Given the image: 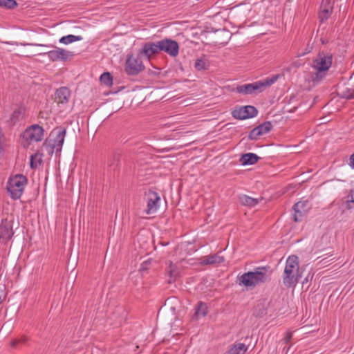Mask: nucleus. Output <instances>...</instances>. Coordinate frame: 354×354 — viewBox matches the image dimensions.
Instances as JSON below:
<instances>
[{
    "mask_svg": "<svg viewBox=\"0 0 354 354\" xmlns=\"http://www.w3.org/2000/svg\"><path fill=\"white\" fill-rule=\"evenodd\" d=\"M333 57L330 53L320 52L312 60L310 66L314 70L309 75L308 80L314 85L322 81L332 65Z\"/></svg>",
    "mask_w": 354,
    "mask_h": 354,
    "instance_id": "nucleus-1",
    "label": "nucleus"
},
{
    "mask_svg": "<svg viewBox=\"0 0 354 354\" xmlns=\"http://www.w3.org/2000/svg\"><path fill=\"white\" fill-rule=\"evenodd\" d=\"M301 273L297 257H289L284 268L283 283L288 288L295 287L301 278Z\"/></svg>",
    "mask_w": 354,
    "mask_h": 354,
    "instance_id": "nucleus-2",
    "label": "nucleus"
},
{
    "mask_svg": "<svg viewBox=\"0 0 354 354\" xmlns=\"http://www.w3.org/2000/svg\"><path fill=\"white\" fill-rule=\"evenodd\" d=\"M277 79L278 75H274L261 81L238 86L234 89V91L244 95H257L270 87L277 80Z\"/></svg>",
    "mask_w": 354,
    "mask_h": 354,
    "instance_id": "nucleus-3",
    "label": "nucleus"
},
{
    "mask_svg": "<svg viewBox=\"0 0 354 354\" xmlns=\"http://www.w3.org/2000/svg\"><path fill=\"white\" fill-rule=\"evenodd\" d=\"M66 129L62 127L55 128L46 139V151L52 156L61 151L64 140Z\"/></svg>",
    "mask_w": 354,
    "mask_h": 354,
    "instance_id": "nucleus-4",
    "label": "nucleus"
},
{
    "mask_svg": "<svg viewBox=\"0 0 354 354\" xmlns=\"http://www.w3.org/2000/svg\"><path fill=\"white\" fill-rule=\"evenodd\" d=\"M268 278L267 270L262 268L254 272H248L243 274L240 278L239 284H243L246 287L255 286L260 283L265 282Z\"/></svg>",
    "mask_w": 354,
    "mask_h": 354,
    "instance_id": "nucleus-5",
    "label": "nucleus"
},
{
    "mask_svg": "<svg viewBox=\"0 0 354 354\" xmlns=\"http://www.w3.org/2000/svg\"><path fill=\"white\" fill-rule=\"evenodd\" d=\"M26 183L27 179L23 175H16L8 180L6 188L12 199L17 200L21 197Z\"/></svg>",
    "mask_w": 354,
    "mask_h": 354,
    "instance_id": "nucleus-6",
    "label": "nucleus"
},
{
    "mask_svg": "<svg viewBox=\"0 0 354 354\" xmlns=\"http://www.w3.org/2000/svg\"><path fill=\"white\" fill-rule=\"evenodd\" d=\"M43 131V129L38 124L27 128L21 136V143L23 147H28L32 142L41 140Z\"/></svg>",
    "mask_w": 354,
    "mask_h": 354,
    "instance_id": "nucleus-7",
    "label": "nucleus"
},
{
    "mask_svg": "<svg viewBox=\"0 0 354 354\" xmlns=\"http://www.w3.org/2000/svg\"><path fill=\"white\" fill-rule=\"evenodd\" d=\"M14 234L13 217L6 215L0 219V243L6 244Z\"/></svg>",
    "mask_w": 354,
    "mask_h": 354,
    "instance_id": "nucleus-8",
    "label": "nucleus"
},
{
    "mask_svg": "<svg viewBox=\"0 0 354 354\" xmlns=\"http://www.w3.org/2000/svg\"><path fill=\"white\" fill-rule=\"evenodd\" d=\"M140 52L136 55H130L126 62V71L129 75H136L144 69L142 57Z\"/></svg>",
    "mask_w": 354,
    "mask_h": 354,
    "instance_id": "nucleus-9",
    "label": "nucleus"
},
{
    "mask_svg": "<svg viewBox=\"0 0 354 354\" xmlns=\"http://www.w3.org/2000/svg\"><path fill=\"white\" fill-rule=\"evenodd\" d=\"M160 52L164 51L171 57H176L179 52L178 44L171 39H164L159 41Z\"/></svg>",
    "mask_w": 354,
    "mask_h": 354,
    "instance_id": "nucleus-10",
    "label": "nucleus"
},
{
    "mask_svg": "<svg viewBox=\"0 0 354 354\" xmlns=\"http://www.w3.org/2000/svg\"><path fill=\"white\" fill-rule=\"evenodd\" d=\"M160 52L159 41L157 42H148L144 44L142 48L140 50V54L145 57L147 59L158 54Z\"/></svg>",
    "mask_w": 354,
    "mask_h": 354,
    "instance_id": "nucleus-11",
    "label": "nucleus"
},
{
    "mask_svg": "<svg viewBox=\"0 0 354 354\" xmlns=\"http://www.w3.org/2000/svg\"><path fill=\"white\" fill-rule=\"evenodd\" d=\"M147 201V214H150L156 212L158 209V203L160 201V196L155 192L149 190L146 193Z\"/></svg>",
    "mask_w": 354,
    "mask_h": 354,
    "instance_id": "nucleus-12",
    "label": "nucleus"
},
{
    "mask_svg": "<svg viewBox=\"0 0 354 354\" xmlns=\"http://www.w3.org/2000/svg\"><path fill=\"white\" fill-rule=\"evenodd\" d=\"M272 127L271 122H265L250 131L249 138L251 140H257L259 136L268 133L271 130Z\"/></svg>",
    "mask_w": 354,
    "mask_h": 354,
    "instance_id": "nucleus-13",
    "label": "nucleus"
},
{
    "mask_svg": "<svg viewBox=\"0 0 354 354\" xmlns=\"http://www.w3.org/2000/svg\"><path fill=\"white\" fill-rule=\"evenodd\" d=\"M49 59L53 62L55 61H65L69 57L73 56V53L70 51L66 50L62 48H57L55 50L48 52Z\"/></svg>",
    "mask_w": 354,
    "mask_h": 354,
    "instance_id": "nucleus-14",
    "label": "nucleus"
},
{
    "mask_svg": "<svg viewBox=\"0 0 354 354\" xmlns=\"http://www.w3.org/2000/svg\"><path fill=\"white\" fill-rule=\"evenodd\" d=\"M71 93L66 86L57 89L54 95V100L57 104L67 103L71 97Z\"/></svg>",
    "mask_w": 354,
    "mask_h": 354,
    "instance_id": "nucleus-15",
    "label": "nucleus"
},
{
    "mask_svg": "<svg viewBox=\"0 0 354 354\" xmlns=\"http://www.w3.org/2000/svg\"><path fill=\"white\" fill-rule=\"evenodd\" d=\"M333 8L332 0H323L319 11V18L321 21L326 20L330 16Z\"/></svg>",
    "mask_w": 354,
    "mask_h": 354,
    "instance_id": "nucleus-16",
    "label": "nucleus"
},
{
    "mask_svg": "<svg viewBox=\"0 0 354 354\" xmlns=\"http://www.w3.org/2000/svg\"><path fill=\"white\" fill-rule=\"evenodd\" d=\"M200 261L201 265H213L223 262L224 261V258L218 254H216L203 257L200 259Z\"/></svg>",
    "mask_w": 354,
    "mask_h": 354,
    "instance_id": "nucleus-17",
    "label": "nucleus"
},
{
    "mask_svg": "<svg viewBox=\"0 0 354 354\" xmlns=\"http://www.w3.org/2000/svg\"><path fill=\"white\" fill-rule=\"evenodd\" d=\"M167 272L169 277V283H171L178 277L180 268L176 264H174L172 262H170L169 265L167 268Z\"/></svg>",
    "mask_w": 354,
    "mask_h": 354,
    "instance_id": "nucleus-18",
    "label": "nucleus"
},
{
    "mask_svg": "<svg viewBox=\"0 0 354 354\" xmlns=\"http://www.w3.org/2000/svg\"><path fill=\"white\" fill-rule=\"evenodd\" d=\"M259 159V157L257 156V155L252 153H248L243 154L241 157L240 162L243 165H253V164L256 163Z\"/></svg>",
    "mask_w": 354,
    "mask_h": 354,
    "instance_id": "nucleus-19",
    "label": "nucleus"
},
{
    "mask_svg": "<svg viewBox=\"0 0 354 354\" xmlns=\"http://www.w3.org/2000/svg\"><path fill=\"white\" fill-rule=\"evenodd\" d=\"M248 346L243 343H236L229 349L227 354H245Z\"/></svg>",
    "mask_w": 354,
    "mask_h": 354,
    "instance_id": "nucleus-20",
    "label": "nucleus"
},
{
    "mask_svg": "<svg viewBox=\"0 0 354 354\" xmlns=\"http://www.w3.org/2000/svg\"><path fill=\"white\" fill-rule=\"evenodd\" d=\"M207 313V307L205 304L203 302H199L197 307L196 308V311L194 315H193L192 319H198L201 317H205Z\"/></svg>",
    "mask_w": 354,
    "mask_h": 354,
    "instance_id": "nucleus-21",
    "label": "nucleus"
},
{
    "mask_svg": "<svg viewBox=\"0 0 354 354\" xmlns=\"http://www.w3.org/2000/svg\"><path fill=\"white\" fill-rule=\"evenodd\" d=\"M43 159V154L39 152H37L30 156V167L31 168H37L41 165Z\"/></svg>",
    "mask_w": 354,
    "mask_h": 354,
    "instance_id": "nucleus-22",
    "label": "nucleus"
},
{
    "mask_svg": "<svg viewBox=\"0 0 354 354\" xmlns=\"http://www.w3.org/2000/svg\"><path fill=\"white\" fill-rule=\"evenodd\" d=\"M234 118L238 120H245L254 118L258 112H232Z\"/></svg>",
    "mask_w": 354,
    "mask_h": 354,
    "instance_id": "nucleus-23",
    "label": "nucleus"
},
{
    "mask_svg": "<svg viewBox=\"0 0 354 354\" xmlns=\"http://www.w3.org/2000/svg\"><path fill=\"white\" fill-rule=\"evenodd\" d=\"M240 201L243 205L250 207H254L259 203L258 199L250 197L246 195L241 196Z\"/></svg>",
    "mask_w": 354,
    "mask_h": 354,
    "instance_id": "nucleus-24",
    "label": "nucleus"
},
{
    "mask_svg": "<svg viewBox=\"0 0 354 354\" xmlns=\"http://www.w3.org/2000/svg\"><path fill=\"white\" fill-rule=\"evenodd\" d=\"M82 38L80 36L68 35L67 36H64L61 37L59 39V42L64 44H69L75 41H80L82 40Z\"/></svg>",
    "mask_w": 354,
    "mask_h": 354,
    "instance_id": "nucleus-25",
    "label": "nucleus"
},
{
    "mask_svg": "<svg viewBox=\"0 0 354 354\" xmlns=\"http://www.w3.org/2000/svg\"><path fill=\"white\" fill-rule=\"evenodd\" d=\"M208 62L207 59L204 57L198 58L194 64V68L197 71L205 70L207 68Z\"/></svg>",
    "mask_w": 354,
    "mask_h": 354,
    "instance_id": "nucleus-26",
    "label": "nucleus"
},
{
    "mask_svg": "<svg viewBox=\"0 0 354 354\" xmlns=\"http://www.w3.org/2000/svg\"><path fill=\"white\" fill-rule=\"evenodd\" d=\"M345 203L348 209L354 208V187L350 190L349 194L346 196Z\"/></svg>",
    "mask_w": 354,
    "mask_h": 354,
    "instance_id": "nucleus-27",
    "label": "nucleus"
},
{
    "mask_svg": "<svg viewBox=\"0 0 354 354\" xmlns=\"http://www.w3.org/2000/svg\"><path fill=\"white\" fill-rule=\"evenodd\" d=\"M17 6L15 0H0V7L7 9H12Z\"/></svg>",
    "mask_w": 354,
    "mask_h": 354,
    "instance_id": "nucleus-28",
    "label": "nucleus"
},
{
    "mask_svg": "<svg viewBox=\"0 0 354 354\" xmlns=\"http://www.w3.org/2000/svg\"><path fill=\"white\" fill-rule=\"evenodd\" d=\"M178 306L179 302L176 299H168L165 304V307L169 308L170 310L173 312L175 311Z\"/></svg>",
    "mask_w": 354,
    "mask_h": 354,
    "instance_id": "nucleus-29",
    "label": "nucleus"
},
{
    "mask_svg": "<svg viewBox=\"0 0 354 354\" xmlns=\"http://www.w3.org/2000/svg\"><path fill=\"white\" fill-rule=\"evenodd\" d=\"M295 214L293 216V219L295 222L301 221L303 218L306 216V211L304 209L297 210L294 209Z\"/></svg>",
    "mask_w": 354,
    "mask_h": 354,
    "instance_id": "nucleus-30",
    "label": "nucleus"
},
{
    "mask_svg": "<svg viewBox=\"0 0 354 354\" xmlns=\"http://www.w3.org/2000/svg\"><path fill=\"white\" fill-rule=\"evenodd\" d=\"M100 81L104 84L109 86L112 84V77L109 73H104L100 76Z\"/></svg>",
    "mask_w": 354,
    "mask_h": 354,
    "instance_id": "nucleus-31",
    "label": "nucleus"
},
{
    "mask_svg": "<svg viewBox=\"0 0 354 354\" xmlns=\"http://www.w3.org/2000/svg\"><path fill=\"white\" fill-rule=\"evenodd\" d=\"M293 209L300 210L304 209L308 212L309 207H308V201H299L293 206Z\"/></svg>",
    "mask_w": 354,
    "mask_h": 354,
    "instance_id": "nucleus-32",
    "label": "nucleus"
},
{
    "mask_svg": "<svg viewBox=\"0 0 354 354\" xmlns=\"http://www.w3.org/2000/svg\"><path fill=\"white\" fill-rule=\"evenodd\" d=\"M332 120L330 115L329 114L326 115L319 118L320 122L319 124H326Z\"/></svg>",
    "mask_w": 354,
    "mask_h": 354,
    "instance_id": "nucleus-33",
    "label": "nucleus"
},
{
    "mask_svg": "<svg viewBox=\"0 0 354 354\" xmlns=\"http://www.w3.org/2000/svg\"><path fill=\"white\" fill-rule=\"evenodd\" d=\"M150 263H151L150 261H144L140 266V271L142 272V271L147 270L148 269V266Z\"/></svg>",
    "mask_w": 354,
    "mask_h": 354,
    "instance_id": "nucleus-34",
    "label": "nucleus"
},
{
    "mask_svg": "<svg viewBox=\"0 0 354 354\" xmlns=\"http://www.w3.org/2000/svg\"><path fill=\"white\" fill-rule=\"evenodd\" d=\"M248 109H251L252 111H257L255 109V108L252 106H241L240 107V109L238 110L239 111H249Z\"/></svg>",
    "mask_w": 354,
    "mask_h": 354,
    "instance_id": "nucleus-35",
    "label": "nucleus"
},
{
    "mask_svg": "<svg viewBox=\"0 0 354 354\" xmlns=\"http://www.w3.org/2000/svg\"><path fill=\"white\" fill-rule=\"evenodd\" d=\"M292 338V333L288 332L286 333V337H284V340L286 342H288Z\"/></svg>",
    "mask_w": 354,
    "mask_h": 354,
    "instance_id": "nucleus-36",
    "label": "nucleus"
},
{
    "mask_svg": "<svg viewBox=\"0 0 354 354\" xmlns=\"http://www.w3.org/2000/svg\"><path fill=\"white\" fill-rule=\"evenodd\" d=\"M348 92V94L347 95V97L348 98H354V89L349 90Z\"/></svg>",
    "mask_w": 354,
    "mask_h": 354,
    "instance_id": "nucleus-37",
    "label": "nucleus"
},
{
    "mask_svg": "<svg viewBox=\"0 0 354 354\" xmlns=\"http://www.w3.org/2000/svg\"><path fill=\"white\" fill-rule=\"evenodd\" d=\"M117 159V156L116 155H114L113 156V160H108V164L109 166H112L114 163V161Z\"/></svg>",
    "mask_w": 354,
    "mask_h": 354,
    "instance_id": "nucleus-38",
    "label": "nucleus"
},
{
    "mask_svg": "<svg viewBox=\"0 0 354 354\" xmlns=\"http://www.w3.org/2000/svg\"><path fill=\"white\" fill-rule=\"evenodd\" d=\"M350 165L354 169V153L350 158Z\"/></svg>",
    "mask_w": 354,
    "mask_h": 354,
    "instance_id": "nucleus-39",
    "label": "nucleus"
},
{
    "mask_svg": "<svg viewBox=\"0 0 354 354\" xmlns=\"http://www.w3.org/2000/svg\"><path fill=\"white\" fill-rule=\"evenodd\" d=\"M97 117H98L97 115H95V114H92L91 115H90V116L88 117V120H95L96 118H97Z\"/></svg>",
    "mask_w": 354,
    "mask_h": 354,
    "instance_id": "nucleus-40",
    "label": "nucleus"
},
{
    "mask_svg": "<svg viewBox=\"0 0 354 354\" xmlns=\"http://www.w3.org/2000/svg\"><path fill=\"white\" fill-rule=\"evenodd\" d=\"M19 340H14L12 342V346H15L18 343H19Z\"/></svg>",
    "mask_w": 354,
    "mask_h": 354,
    "instance_id": "nucleus-41",
    "label": "nucleus"
},
{
    "mask_svg": "<svg viewBox=\"0 0 354 354\" xmlns=\"http://www.w3.org/2000/svg\"><path fill=\"white\" fill-rule=\"evenodd\" d=\"M265 313H266L265 310H263L261 313H258V315L261 316V315H264Z\"/></svg>",
    "mask_w": 354,
    "mask_h": 354,
    "instance_id": "nucleus-42",
    "label": "nucleus"
},
{
    "mask_svg": "<svg viewBox=\"0 0 354 354\" xmlns=\"http://www.w3.org/2000/svg\"><path fill=\"white\" fill-rule=\"evenodd\" d=\"M106 118H109V115H107L106 117H100V120H105Z\"/></svg>",
    "mask_w": 354,
    "mask_h": 354,
    "instance_id": "nucleus-43",
    "label": "nucleus"
},
{
    "mask_svg": "<svg viewBox=\"0 0 354 354\" xmlns=\"http://www.w3.org/2000/svg\"><path fill=\"white\" fill-rule=\"evenodd\" d=\"M278 116H280V115H277V114H276V115H274V117H276V120H279Z\"/></svg>",
    "mask_w": 354,
    "mask_h": 354,
    "instance_id": "nucleus-44",
    "label": "nucleus"
}]
</instances>
